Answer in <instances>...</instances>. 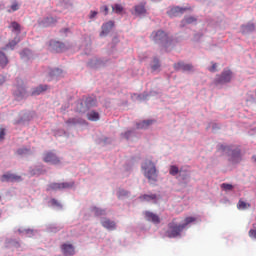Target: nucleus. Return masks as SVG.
Wrapping results in <instances>:
<instances>
[{"instance_id":"nucleus-1","label":"nucleus","mask_w":256,"mask_h":256,"mask_svg":"<svg viewBox=\"0 0 256 256\" xmlns=\"http://www.w3.org/2000/svg\"><path fill=\"white\" fill-rule=\"evenodd\" d=\"M197 221V218L195 217H187L184 220L183 224H177L175 222V219L171 221L169 224H167V231L166 235L168 238H177L181 236V233L187 228V226L191 225V223H195Z\"/></svg>"},{"instance_id":"nucleus-2","label":"nucleus","mask_w":256,"mask_h":256,"mask_svg":"<svg viewBox=\"0 0 256 256\" xmlns=\"http://www.w3.org/2000/svg\"><path fill=\"white\" fill-rule=\"evenodd\" d=\"M142 170H144L145 179L149 182V184H154L157 182V169L155 168V164L150 160H145L144 164H142Z\"/></svg>"},{"instance_id":"nucleus-3","label":"nucleus","mask_w":256,"mask_h":256,"mask_svg":"<svg viewBox=\"0 0 256 256\" xmlns=\"http://www.w3.org/2000/svg\"><path fill=\"white\" fill-rule=\"evenodd\" d=\"M218 152L230 156L229 161L233 165L240 163V161L242 160L239 149L232 150L230 146L220 144L218 145Z\"/></svg>"},{"instance_id":"nucleus-4","label":"nucleus","mask_w":256,"mask_h":256,"mask_svg":"<svg viewBox=\"0 0 256 256\" xmlns=\"http://www.w3.org/2000/svg\"><path fill=\"white\" fill-rule=\"evenodd\" d=\"M151 41L155 44L166 45L169 42V37L163 30H157L156 32L151 33Z\"/></svg>"},{"instance_id":"nucleus-5","label":"nucleus","mask_w":256,"mask_h":256,"mask_svg":"<svg viewBox=\"0 0 256 256\" xmlns=\"http://www.w3.org/2000/svg\"><path fill=\"white\" fill-rule=\"evenodd\" d=\"M43 163H49L51 165H59L61 160L52 151L43 153Z\"/></svg>"},{"instance_id":"nucleus-6","label":"nucleus","mask_w":256,"mask_h":256,"mask_svg":"<svg viewBox=\"0 0 256 256\" xmlns=\"http://www.w3.org/2000/svg\"><path fill=\"white\" fill-rule=\"evenodd\" d=\"M232 80V72L230 70H224L222 74L216 76V84H227Z\"/></svg>"},{"instance_id":"nucleus-7","label":"nucleus","mask_w":256,"mask_h":256,"mask_svg":"<svg viewBox=\"0 0 256 256\" xmlns=\"http://www.w3.org/2000/svg\"><path fill=\"white\" fill-rule=\"evenodd\" d=\"M193 64H186L184 62H178L173 64L175 71L193 72Z\"/></svg>"},{"instance_id":"nucleus-8","label":"nucleus","mask_w":256,"mask_h":256,"mask_svg":"<svg viewBox=\"0 0 256 256\" xmlns=\"http://www.w3.org/2000/svg\"><path fill=\"white\" fill-rule=\"evenodd\" d=\"M0 181L2 183L4 182H20L21 181V176L16 175L14 173H6L4 175H2V177H0Z\"/></svg>"},{"instance_id":"nucleus-9","label":"nucleus","mask_w":256,"mask_h":256,"mask_svg":"<svg viewBox=\"0 0 256 256\" xmlns=\"http://www.w3.org/2000/svg\"><path fill=\"white\" fill-rule=\"evenodd\" d=\"M187 10V8L173 7L167 11V16L171 18L179 17L183 15Z\"/></svg>"},{"instance_id":"nucleus-10","label":"nucleus","mask_w":256,"mask_h":256,"mask_svg":"<svg viewBox=\"0 0 256 256\" xmlns=\"http://www.w3.org/2000/svg\"><path fill=\"white\" fill-rule=\"evenodd\" d=\"M100 225H102V227L108 231L116 230V222L108 218H102V220H100Z\"/></svg>"},{"instance_id":"nucleus-11","label":"nucleus","mask_w":256,"mask_h":256,"mask_svg":"<svg viewBox=\"0 0 256 256\" xmlns=\"http://www.w3.org/2000/svg\"><path fill=\"white\" fill-rule=\"evenodd\" d=\"M49 46L51 47V50H53L57 53L63 52L65 50V44H63L59 41L51 40L49 42Z\"/></svg>"},{"instance_id":"nucleus-12","label":"nucleus","mask_w":256,"mask_h":256,"mask_svg":"<svg viewBox=\"0 0 256 256\" xmlns=\"http://www.w3.org/2000/svg\"><path fill=\"white\" fill-rule=\"evenodd\" d=\"M114 28V22L113 21H108L104 24H102V31L100 32V37L107 36L108 33Z\"/></svg>"},{"instance_id":"nucleus-13","label":"nucleus","mask_w":256,"mask_h":256,"mask_svg":"<svg viewBox=\"0 0 256 256\" xmlns=\"http://www.w3.org/2000/svg\"><path fill=\"white\" fill-rule=\"evenodd\" d=\"M61 251L65 256H73L75 255V247L71 244H63L61 245Z\"/></svg>"},{"instance_id":"nucleus-14","label":"nucleus","mask_w":256,"mask_h":256,"mask_svg":"<svg viewBox=\"0 0 256 256\" xmlns=\"http://www.w3.org/2000/svg\"><path fill=\"white\" fill-rule=\"evenodd\" d=\"M70 187L71 185H69V183H51L49 184V188H47V190H64Z\"/></svg>"},{"instance_id":"nucleus-15","label":"nucleus","mask_w":256,"mask_h":256,"mask_svg":"<svg viewBox=\"0 0 256 256\" xmlns=\"http://www.w3.org/2000/svg\"><path fill=\"white\" fill-rule=\"evenodd\" d=\"M145 219L153 224H159V216L151 213V212H145Z\"/></svg>"},{"instance_id":"nucleus-16","label":"nucleus","mask_w":256,"mask_h":256,"mask_svg":"<svg viewBox=\"0 0 256 256\" xmlns=\"http://www.w3.org/2000/svg\"><path fill=\"white\" fill-rule=\"evenodd\" d=\"M55 23H57V18H54V17H47L41 20V26L43 27H49V26L55 25Z\"/></svg>"},{"instance_id":"nucleus-17","label":"nucleus","mask_w":256,"mask_h":256,"mask_svg":"<svg viewBox=\"0 0 256 256\" xmlns=\"http://www.w3.org/2000/svg\"><path fill=\"white\" fill-rule=\"evenodd\" d=\"M140 200H142L144 202H153V203H155V201L157 200V195H155V194H144V195L140 196Z\"/></svg>"},{"instance_id":"nucleus-18","label":"nucleus","mask_w":256,"mask_h":256,"mask_svg":"<svg viewBox=\"0 0 256 256\" xmlns=\"http://www.w3.org/2000/svg\"><path fill=\"white\" fill-rule=\"evenodd\" d=\"M47 85H39L37 88H33V91L31 92V95L38 96L41 93L47 91Z\"/></svg>"},{"instance_id":"nucleus-19","label":"nucleus","mask_w":256,"mask_h":256,"mask_svg":"<svg viewBox=\"0 0 256 256\" xmlns=\"http://www.w3.org/2000/svg\"><path fill=\"white\" fill-rule=\"evenodd\" d=\"M86 119H88V121L96 122L100 119V115L96 111H90L86 114Z\"/></svg>"},{"instance_id":"nucleus-20","label":"nucleus","mask_w":256,"mask_h":256,"mask_svg":"<svg viewBox=\"0 0 256 256\" xmlns=\"http://www.w3.org/2000/svg\"><path fill=\"white\" fill-rule=\"evenodd\" d=\"M155 120H144L136 125L138 129L146 130L147 127L151 126Z\"/></svg>"},{"instance_id":"nucleus-21","label":"nucleus","mask_w":256,"mask_h":256,"mask_svg":"<svg viewBox=\"0 0 256 256\" xmlns=\"http://www.w3.org/2000/svg\"><path fill=\"white\" fill-rule=\"evenodd\" d=\"M84 122L85 120L82 118H69V120H67L65 123L69 126H75L78 124H83Z\"/></svg>"},{"instance_id":"nucleus-22","label":"nucleus","mask_w":256,"mask_h":256,"mask_svg":"<svg viewBox=\"0 0 256 256\" xmlns=\"http://www.w3.org/2000/svg\"><path fill=\"white\" fill-rule=\"evenodd\" d=\"M134 10L136 11V15H145V2L140 5H136V7H134Z\"/></svg>"},{"instance_id":"nucleus-23","label":"nucleus","mask_w":256,"mask_h":256,"mask_svg":"<svg viewBox=\"0 0 256 256\" xmlns=\"http://www.w3.org/2000/svg\"><path fill=\"white\" fill-rule=\"evenodd\" d=\"M250 207H251L250 203H247L243 200L238 201V204H237L238 210L244 211V210L250 209Z\"/></svg>"},{"instance_id":"nucleus-24","label":"nucleus","mask_w":256,"mask_h":256,"mask_svg":"<svg viewBox=\"0 0 256 256\" xmlns=\"http://www.w3.org/2000/svg\"><path fill=\"white\" fill-rule=\"evenodd\" d=\"M124 11V7L121 4H114L112 5V12L116 13L117 15H121Z\"/></svg>"},{"instance_id":"nucleus-25","label":"nucleus","mask_w":256,"mask_h":256,"mask_svg":"<svg viewBox=\"0 0 256 256\" xmlns=\"http://www.w3.org/2000/svg\"><path fill=\"white\" fill-rule=\"evenodd\" d=\"M8 65V58L4 52L0 51V66L5 67Z\"/></svg>"},{"instance_id":"nucleus-26","label":"nucleus","mask_w":256,"mask_h":256,"mask_svg":"<svg viewBox=\"0 0 256 256\" xmlns=\"http://www.w3.org/2000/svg\"><path fill=\"white\" fill-rule=\"evenodd\" d=\"M92 212H94V216H96V217L106 215L105 210H102V209L97 208V207L92 208Z\"/></svg>"},{"instance_id":"nucleus-27","label":"nucleus","mask_w":256,"mask_h":256,"mask_svg":"<svg viewBox=\"0 0 256 256\" xmlns=\"http://www.w3.org/2000/svg\"><path fill=\"white\" fill-rule=\"evenodd\" d=\"M177 174H179V168L175 165H171L169 167V175L171 176H177Z\"/></svg>"},{"instance_id":"nucleus-28","label":"nucleus","mask_w":256,"mask_h":256,"mask_svg":"<svg viewBox=\"0 0 256 256\" xmlns=\"http://www.w3.org/2000/svg\"><path fill=\"white\" fill-rule=\"evenodd\" d=\"M10 9L11 10H8V13L16 12V11L20 10V5L18 4V2H14L10 6Z\"/></svg>"},{"instance_id":"nucleus-29","label":"nucleus","mask_w":256,"mask_h":256,"mask_svg":"<svg viewBox=\"0 0 256 256\" xmlns=\"http://www.w3.org/2000/svg\"><path fill=\"white\" fill-rule=\"evenodd\" d=\"M11 27H12L13 31H16V32H18V34H20L21 26L18 22H12Z\"/></svg>"},{"instance_id":"nucleus-30","label":"nucleus","mask_w":256,"mask_h":256,"mask_svg":"<svg viewBox=\"0 0 256 256\" xmlns=\"http://www.w3.org/2000/svg\"><path fill=\"white\" fill-rule=\"evenodd\" d=\"M49 204H51V206L56 207V208H59V209L62 208L61 203H59V201H57V199H51V200L49 201Z\"/></svg>"},{"instance_id":"nucleus-31","label":"nucleus","mask_w":256,"mask_h":256,"mask_svg":"<svg viewBox=\"0 0 256 256\" xmlns=\"http://www.w3.org/2000/svg\"><path fill=\"white\" fill-rule=\"evenodd\" d=\"M159 67H160L159 60H157V58H154L153 65H151V70L157 71L159 69Z\"/></svg>"},{"instance_id":"nucleus-32","label":"nucleus","mask_w":256,"mask_h":256,"mask_svg":"<svg viewBox=\"0 0 256 256\" xmlns=\"http://www.w3.org/2000/svg\"><path fill=\"white\" fill-rule=\"evenodd\" d=\"M16 45H18V41H17V40H12V41H10V42L6 45V49H12V50H14V47H16Z\"/></svg>"},{"instance_id":"nucleus-33","label":"nucleus","mask_w":256,"mask_h":256,"mask_svg":"<svg viewBox=\"0 0 256 256\" xmlns=\"http://www.w3.org/2000/svg\"><path fill=\"white\" fill-rule=\"evenodd\" d=\"M244 32H252L255 29L254 24H248L243 26Z\"/></svg>"},{"instance_id":"nucleus-34","label":"nucleus","mask_w":256,"mask_h":256,"mask_svg":"<svg viewBox=\"0 0 256 256\" xmlns=\"http://www.w3.org/2000/svg\"><path fill=\"white\" fill-rule=\"evenodd\" d=\"M17 154L20 155V156L27 155V154H29V149H27V148H20V149H18Z\"/></svg>"},{"instance_id":"nucleus-35","label":"nucleus","mask_w":256,"mask_h":256,"mask_svg":"<svg viewBox=\"0 0 256 256\" xmlns=\"http://www.w3.org/2000/svg\"><path fill=\"white\" fill-rule=\"evenodd\" d=\"M220 188H222L224 191H230L234 187L232 185H230V184L222 183V185H220Z\"/></svg>"},{"instance_id":"nucleus-36","label":"nucleus","mask_w":256,"mask_h":256,"mask_svg":"<svg viewBox=\"0 0 256 256\" xmlns=\"http://www.w3.org/2000/svg\"><path fill=\"white\" fill-rule=\"evenodd\" d=\"M129 192L126 190L121 189L120 191H118V197H128Z\"/></svg>"},{"instance_id":"nucleus-37","label":"nucleus","mask_w":256,"mask_h":256,"mask_svg":"<svg viewBox=\"0 0 256 256\" xmlns=\"http://www.w3.org/2000/svg\"><path fill=\"white\" fill-rule=\"evenodd\" d=\"M196 21V19L194 17H186L184 19V22L187 23V24H192Z\"/></svg>"},{"instance_id":"nucleus-38","label":"nucleus","mask_w":256,"mask_h":256,"mask_svg":"<svg viewBox=\"0 0 256 256\" xmlns=\"http://www.w3.org/2000/svg\"><path fill=\"white\" fill-rule=\"evenodd\" d=\"M5 136H6V129L0 128V141L4 140Z\"/></svg>"},{"instance_id":"nucleus-39","label":"nucleus","mask_w":256,"mask_h":256,"mask_svg":"<svg viewBox=\"0 0 256 256\" xmlns=\"http://www.w3.org/2000/svg\"><path fill=\"white\" fill-rule=\"evenodd\" d=\"M250 238L252 239H256V230L255 229H251L249 232H248Z\"/></svg>"},{"instance_id":"nucleus-40","label":"nucleus","mask_w":256,"mask_h":256,"mask_svg":"<svg viewBox=\"0 0 256 256\" xmlns=\"http://www.w3.org/2000/svg\"><path fill=\"white\" fill-rule=\"evenodd\" d=\"M208 71H210V73H215L216 72V63H212V66L210 68H208Z\"/></svg>"},{"instance_id":"nucleus-41","label":"nucleus","mask_w":256,"mask_h":256,"mask_svg":"<svg viewBox=\"0 0 256 256\" xmlns=\"http://www.w3.org/2000/svg\"><path fill=\"white\" fill-rule=\"evenodd\" d=\"M122 135H123L124 139L128 140V139H130V136L132 135V131H128Z\"/></svg>"},{"instance_id":"nucleus-42","label":"nucleus","mask_w":256,"mask_h":256,"mask_svg":"<svg viewBox=\"0 0 256 256\" xmlns=\"http://www.w3.org/2000/svg\"><path fill=\"white\" fill-rule=\"evenodd\" d=\"M96 15H98V12L96 11H90V14H89V19H94V17H96Z\"/></svg>"},{"instance_id":"nucleus-43","label":"nucleus","mask_w":256,"mask_h":256,"mask_svg":"<svg viewBox=\"0 0 256 256\" xmlns=\"http://www.w3.org/2000/svg\"><path fill=\"white\" fill-rule=\"evenodd\" d=\"M100 10H101L102 12H104V15H108V7H107V6H102V7H100Z\"/></svg>"},{"instance_id":"nucleus-44","label":"nucleus","mask_w":256,"mask_h":256,"mask_svg":"<svg viewBox=\"0 0 256 256\" xmlns=\"http://www.w3.org/2000/svg\"><path fill=\"white\" fill-rule=\"evenodd\" d=\"M20 233H26L27 235H31L33 233V231L30 229H26L24 231H20Z\"/></svg>"},{"instance_id":"nucleus-45","label":"nucleus","mask_w":256,"mask_h":256,"mask_svg":"<svg viewBox=\"0 0 256 256\" xmlns=\"http://www.w3.org/2000/svg\"><path fill=\"white\" fill-rule=\"evenodd\" d=\"M2 83H4V79L2 76H0V85H2Z\"/></svg>"},{"instance_id":"nucleus-46","label":"nucleus","mask_w":256,"mask_h":256,"mask_svg":"<svg viewBox=\"0 0 256 256\" xmlns=\"http://www.w3.org/2000/svg\"><path fill=\"white\" fill-rule=\"evenodd\" d=\"M20 96H22V97L25 96V92H22V94H20Z\"/></svg>"},{"instance_id":"nucleus-47","label":"nucleus","mask_w":256,"mask_h":256,"mask_svg":"<svg viewBox=\"0 0 256 256\" xmlns=\"http://www.w3.org/2000/svg\"><path fill=\"white\" fill-rule=\"evenodd\" d=\"M253 159H254V162H256V156H254Z\"/></svg>"},{"instance_id":"nucleus-48","label":"nucleus","mask_w":256,"mask_h":256,"mask_svg":"<svg viewBox=\"0 0 256 256\" xmlns=\"http://www.w3.org/2000/svg\"><path fill=\"white\" fill-rule=\"evenodd\" d=\"M55 71L59 72V69H56Z\"/></svg>"}]
</instances>
